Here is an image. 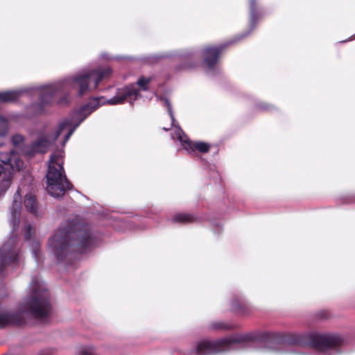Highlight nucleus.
Masks as SVG:
<instances>
[{
    "label": "nucleus",
    "mask_w": 355,
    "mask_h": 355,
    "mask_svg": "<svg viewBox=\"0 0 355 355\" xmlns=\"http://www.w3.org/2000/svg\"><path fill=\"white\" fill-rule=\"evenodd\" d=\"M51 312L49 293L38 277H33L28 287V293L19 307L18 313H13L0 306V327L10 324L21 325L24 322L21 313H28L40 320H46Z\"/></svg>",
    "instance_id": "4"
},
{
    "label": "nucleus",
    "mask_w": 355,
    "mask_h": 355,
    "mask_svg": "<svg viewBox=\"0 0 355 355\" xmlns=\"http://www.w3.org/2000/svg\"><path fill=\"white\" fill-rule=\"evenodd\" d=\"M139 96V90L133 85L118 88L115 96L107 99L106 103L110 105H118L125 103H132Z\"/></svg>",
    "instance_id": "9"
},
{
    "label": "nucleus",
    "mask_w": 355,
    "mask_h": 355,
    "mask_svg": "<svg viewBox=\"0 0 355 355\" xmlns=\"http://www.w3.org/2000/svg\"><path fill=\"white\" fill-rule=\"evenodd\" d=\"M24 137L21 135H15L12 137V143L13 146L19 148L21 151V148L27 144H24Z\"/></svg>",
    "instance_id": "16"
},
{
    "label": "nucleus",
    "mask_w": 355,
    "mask_h": 355,
    "mask_svg": "<svg viewBox=\"0 0 355 355\" xmlns=\"http://www.w3.org/2000/svg\"><path fill=\"white\" fill-rule=\"evenodd\" d=\"M174 222H180V223H193L197 220V218L194 216L189 214H178L173 217Z\"/></svg>",
    "instance_id": "14"
},
{
    "label": "nucleus",
    "mask_w": 355,
    "mask_h": 355,
    "mask_svg": "<svg viewBox=\"0 0 355 355\" xmlns=\"http://www.w3.org/2000/svg\"><path fill=\"white\" fill-rule=\"evenodd\" d=\"M24 205L26 210L33 214L37 216V205L36 202V198L31 194L26 195L24 200Z\"/></svg>",
    "instance_id": "13"
},
{
    "label": "nucleus",
    "mask_w": 355,
    "mask_h": 355,
    "mask_svg": "<svg viewBox=\"0 0 355 355\" xmlns=\"http://www.w3.org/2000/svg\"><path fill=\"white\" fill-rule=\"evenodd\" d=\"M19 248L17 236L10 237L0 249V279L9 273V267L19 265Z\"/></svg>",
    "instance_id": "8"
},
{
    "label": "nucleus",
    "mask_w": 355,
    "mask_h": 355,
    "mask_svg": "<svg viewBox=\"0 0 355 355\" xmlns=\"http://www.w3.org/2000/svg\"><path fill=\"white\" fill-rule=\"evenodd\" d=\"M79 355H96V352L93 347H85L81 349Z\"/></svg>",
    "instance_id": "22"
},
{
    "label": "nucleus",
    "mask_w": 355,
    "mask_h": 355,
    "mask_svg": "<svg viewBox=\"0 0 355 355\" xmlns=\"http://www.w3.org/2000/svg\"><path fill=\"white\" fill-rule=\"evenodd\" d=\"M40 249V243L37 240H33L32 242V254L33 256L37 261L38 259V252Z\"/></svg>",
    "instance_id": "20"
},
{
    "label": "nucleus",
    "mask_w": 355,
    "mask_h": 355,
    "mask_svg": "<svg viewBox=\"0 0 355 355\" xmlns=\"http://www.w3.org/2000/svg\"><path fill=\"white\" fill-rule=\"evenodd\" d=\"M261 340L274 351H282L287 346L309 347L327 355H336L343 340L337 335L265 332L254 334H235L216 340H202L191 351L190 355H213L247 347L250 343Z\"/></svg>",
    "instance_id": "1"
},
{
    "label": "nucleus",
    "mask_w": 355,
    "mask_h": 355,
    "mask_svg": "<svg viewBox=\"0 0 355 355\" xmlns=\"http://www.w3.org/2000/svg\"><path fill=\"white\" fill-rule=\"evenodd\" d=\"M23 165V162L17 157L14 150L0 153V196L10 186L15 168L20 170Z\"/></svg>",
    "instance_id": "7"
},
{
    "label": "nucleus",
    "mask_w": 355,
    "mask_h": 355,
    "mask_svg": "<svg viewBox=\"0 0 355 355\" xmlns=\"http://www.w3.org/2000/svg\"><path fill=\"white\" fill-rule=\"evenodd\" d=\"M261 108H262V109H263V110H268V109H269V108H268V107H266V106H263Z\"/></svg>",
    "instance_id": "25"
},
{
    "label": "nucleus",
    "mask_w": 355,
    "mask_h": 355,
    "mask_svg": "<svg viewBox=\"0 0 355 355\" xmlns=\"http://www.w3.org/2000/svg\"><path fill=\"white\" fill-rule=\"evenodd\" d=\"M98 243L87 225L67 222L62 224L49 240V250L58 261H63L73 251L83 253Z\"/></svg>",
    "instance_id": "3"
},
{
    "label": "nucleus",
    "mask_w": 355,
    "mask_h": 355,
    "mask_svg": "<svg viewBox=\"0 0 355 355\" xmlns=\"http://www.w3.org/2000/svg\"><path fill=\"white\" fill-rule=\"evenodd\" d=\"M234 42V41L232 40L218 46L207 47L204 50V64L209 70L214 68L220 53L225 48V46L231 43H233Z\"/></svg>",
    "instance_id": "11"
},
{
    "label": "nucleus",
    "mask_w": 355,
    "mask_h": 355,
    "mask_svg": "<svg viewBox=\"0 0 355 355\" xmlns=\"http://www.w3.org/2000/svg\"><path fill=\"white\" fill-rule=\"evenodd\" d=\"M63 151L53 153L50 157L46 175L48 193L54 198L62 196L72 184L66 178L63 168Z\"/></svg>",
    "instance_id": "6"
},
{
    "label": "nucleus",
    "mask_w": 355,
    "mask_h": 355,
    "mask_svg": "<svg viewBox=\"0 0 355 355\" xmlns=\"http://www.w3.org/2000/svg\"><path fill=\"white\" fill-rule=\"evenodd\" d=\"M232 325L224 322H215L210 324L209 328L214 330L218 329H229Z\"/></svg>",
    "instance_id": "17"
},
{
    "label": "nucleus",
    "mask_w": 355,
    "mask_h": 355,
    "mask_svg": "<svg viewBox=\"0 0 355 355\" xmlns=\"http://www.w3.org/2000/svg\"><path fill=\"white\" fill-rule=\"evenodd\" d=\"M8 128V121L2 116L0 115V135L3 133Z\"/></svg>",
    "instance_id": "24"
},
{
    "label": "nucleus",
    "mask_w": 355,
    "mask_h": 355,
    "mask_svg": "<svg viewBox=\"0 0 355 355\" xmlns=\"http://www.w3.org/2000/svg\"><path fill=\"white\" fill-rule=\"evenodd\" d=\"M151 78H145L141 77L139 79H138L137 84L143 89V90H147L148 89V85L150 82Z\"/></svg>",
    "instance_id": "19"
},
{
    "label": "nucleus",
    "mask_w": 355,
    "mask_h": 355,
    "mask_svg": "<svg viewBox=\"0 0 355 355\" xmlns=\"http://www.w3.org/2000/svg\"><path fill=\"white\" fill-rule=\"evenodd\" d=\"M174 135L173 138H177L184 149L188 152H194L197 150L200 153H207L209 150V146L207 143L201 141L192 143L180 127L175 130Z\"/></svg>",
    "instance_id": "10"
},
{
    "label": "nucleus",
    "mask_w": 355,
    "mask_h": 355,
    "mask_svg": "<svg viewBox=\"0 0 355 355\" xmlns=\"http://www.w3.org/2000/svg\"><path fill=\"white\" fill-rule=\"evenodd\" d=\"M257 0H250V23L254 26L258 19L256 11Z\"/></svg>",
    "instance_id": "15"
},
{
    "label": "nucleus",
    "mask_w": 355,
    "mask_h": 355,
    "mask_svg": "<svg viewBox=\"0 0 355 355\" xmlns=\"http://www.w3.org/2000/svg\"><path fill=\"white\" fill-rule=\"evenodd\" d=\"M112 73L109 67H98L94 70H85L74 76L67 78L61 81L36 88L24 89L6 92H0V102H12L17 100L25 93L39 96V102L33 105L36 114L42 113L45 107L50 105L53 97L59 94H63L58 101L60 106L67 105L69 102V92L78 88V96H81L89 89H94L98 84Z\"/></svg>",
    "instance_id": "2"
},
{
    "label": "nucleus",
    "mask_w": 355,
    "mask_h": 355,
    "mask_svg": "<svg viewBox=\"0 0 355 355\" xmlns=\"http://www.w3.org/2000/svg\"><path fill=\"white\" fill-rule=\"evenodd\" d=\"M103 97L92 98L89 102L80 107L76 113L78 122L73 124L72 119H64L59 123L58 128L53 135L42 133L37 140L30 145L24 146L21 148V153L28 157H32L37 153H46L53 145L58 137L64 133V140L62 145L64 146L73 133L77 127L100 105L105 104Z\"/></svg>",
    "instance_id": "5"
},
{
    "label": "nucleus",
    "mask_w": 355,
    "mask_h": 355,
    "mask_svg": "<svg viewBox=\"0 0 355 355\" xmlns=\"http://www.w3.org/2000/svg\"><path fill=\"white\" fill-rule=\"evenodd\" d=\"M32 230L33 227L30 224H26L24 225L23 232L24 235V239L26 241L31 240L32 237Z\"/></svg>",
    "instance_id": "21"
},
{
    "label": "nucleus",
    "mask_w": 355,
    "mask_h": 355,
    "mask_svg": "<svg viewBox=\"0 0 355 355\" xmlns=\"http://www.w3.org/2000/svg\"><path fill=\"white\" fill-rule=\"evenodd\" d=\"M162 102L163 103V105L167 107L168 114L171 119L172 121V125H175L174 123L175 121L173 112L172 110L171 105L169 102V101L167 98H161Z\"/></svg>",
    "instance_id": "18"
},
{
    "label": "nucleus",
    "mask_w": 355,
    "mask_h": 355,
    "mask_svg": "<svg viewBox=\"0 0 355 355\" xmlns=\"http://www.w3.org/2000/svg\"><path fill=\"white\" fill-rule=\"evenodd\" d=\"M21 210L20 189H17L14 195L12 205L10 208V223L12 226V231H16L19 225V214Z\"/></svg>",
    "instance_id": "12"
},
{
    "label": "nucleus",
    "mask_w": 355,
    "mask_h": 355,
    "mask_svg": "<svg viewBox=\"0 0 355 355\" xmlns=\"http://www.w3.org/2000/svg\"><path fill=\"white\" fill-rule=\"evenodd\" d=\"M232 309L235 312L243 311V304L240 300L234 299L232 302Z\"/></svg>",
    "instance_id": "23"
}]
</instances>
